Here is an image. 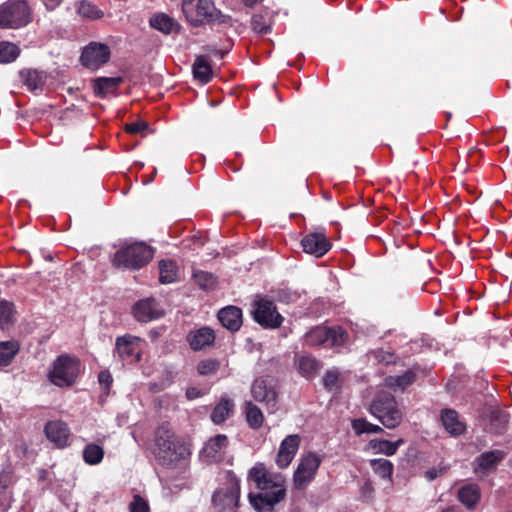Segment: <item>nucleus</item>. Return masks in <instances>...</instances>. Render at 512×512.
Returning <instances> with one entry per match:
<instances>
[{
  "label": "nucleus",
  "mask_w": 512,
  "mask_h": 512,
  "mask_svg": "<svg viewBox=\"0 0 512 512\" xmlns=\"http://www.w3.org/2000/svg\"><path fill=\"white\" fill-rule=\"evenodd\" d=\"M45 434L58 447H65L68 443L70 430L67 424L62 421H49L45 426Z\"/></svg>",
  "instance_id": "obj_20"
},
{
  "label": "nucleus",
  "mask_w": 512,
  "mask_h": 512,
  "mask_svg": "<svg viewBox=\"0 0 512 512\" xmlns=\"http://www.w3.org/2000/svg\"><path fill=\"white\" fill-rule=\"evenodd\" d=\"M352 428L357 435H361L363 433L377 434L383 432V429L380 426L372 424L363 418L353 420Z\"/></svg>",
  "instance_id": "obj_37"
},
{
  "label": "nucleus",
  "mask_w": 512,
  "mask_h": 512,
  "mask_svg": "<svg viewBox=\"0 0 512 512\" xmlns=\"http://www.w3.org/2000/svg\"><path fill=\"white\" fill-rule=\"evenodd\" d=\"M257 415H258V428H259L262 425L263 420H264L263 413L259 408H258Z\"/></svg>",
  "instance_id": "obj_55"
},
{
  "label": "nucleus",
  "mask_w": 512,
  "mask_h": 512,
  "mask_svg": "<svg viewBox=\"0 0 512 512\" xmlns=\"http://www.w3.org/2000/svg\"><path fill=\"white\" fill-rule=\"evenodd\" d=\"M270 31L269 25L260 26L258 23V34H267Z\"/></svg>",
  "instance_id": "obj_53"
},
{
  "label": "nucleus",
  "mask_w": 512,
  "mask_h": 512,
  "mask_svg": "<svg viewBox=\"0 0 512 512\" xmlns=\"http://www.w3.org/2000/svg\"><path fill=\"white\" fill-rule=\"evenodd\" d=\"M250 314H251L252 318L256 321V299H253L251 301Z\"/></svg>",
  "instance_id": "obj_54"
},
{
  "label": "nucleus",
  "mask_w": 512,
  "mask_h": 512,
  "mask_svg": "<svg viewBox=\"0 0 512 512\" xmlns=\"http://www.w3.org/2000/svg\"><path fill=\"white\" fill-rule=\"evenodd\" d=\"M348 334L341 327L329 328L317 326L308 331L304 342L308 346L325 345L327 347H341L346 344Z\"/></svg>",
  "instance_id": "obj_7"
},
{
  "label": "nucleus",
  "mask_w": 512,
  "mask_h": 512,
  "mask_svg": "<svg viewBox=\"0 0 512 512\" xmlns=\"http://www.w3.org/2000/svg\"><path fill=\"white\" fill-rule=\"evenodd\" d=\"M298 369L305 378H312L320 369V363L311 356H302L298 359Z\"/></svg>",
  "instance_id": "obj_32"
},
{
  "label": "nucleus",
  "mask_w": 512,
  "mask_h": 512,
  "mask_svg": "<svg viewBox=\"0 0 512 512\" xmlns=\"http://www.w3.org/2000/svg\"><path fill=\"white\" fill-rule=\"evenodd\" d=\"M160 282L163 284H169L176 280L177 272L176 266L172 261L162 260L159 263Z\"/></svg>",
  "instance_id": "obj_35"
},
{
  "label": "nucleus",
  "mask_w": 512,
  "mask_h": 512,
  "mask_svg": "<svg viewBox=\"0 0 512 512\" xmlns=\"http://www.w3.org/2000/svg\"><path fill=\"white\" fill-rule=\"evenodd\" d=\"M190 348L193 351H201L215 342V332L207 326L190 331L186 336Z\"/></svg>",
  "instance_id": "obj_17"
},
{
  "label": "nucleus",
  "mask_w": 512,
  "mask_h": 512,
  "mask_svg": "<svg viewBox=\"0 0 512 512\" xmlns=\"http://www.w3.org/2000/svg\"><path fill=\"white\" fill-rule=\"evenodd\" d=\"M504 457L505 453L501 450H493L482 453L475 460V473L486 474L490 470L495 469L496 466L504 459Z\"/></svg>",
  "instance_id": "obj_21"
},
{
  "label": "nucleus",
  "mask_w": 512,
  "mask_h": 512,
  "mask_svg": "<svg viewBox=\"0 0 512 512\" xmlns=\"http://www.w3.org/2000/svg\"><path fill=\"white\" fill-rule=\"evenodd\" d=\"M148 123L142 120L126 124L125 130L131 134H139L148 129Z\"/></svg>",
  "instance_id": "obj_46"
},
{
  "label": "nucleus",
  "mask_w": 512,
  "mask_h": 512,
  "mask_svg": "<svg viewBox=\"0 0 512 512\" xmlns=\"http://www.w3.org/2000/svg\"><path fill=\"white\" fill-rule=\"evenodd\" d=\"M130 512H149L148 502L140 495H134L133 501L129 505Z\"/></svg>",
  "instance_id": "obj_44"
},
{
  "label": "nucleus",
  "mask_w": 512,
  "mask_h": 512,
  "mask_svg": "<svg viewBox=\"0 0 512 512\" xmlns=\"http://www.w3.org/2000/svg\"><path fill=\"white\" fill-rule=\"evenodd\" d=\"M104 457V450L101 446L91 443L85 446L83 450V460L89 465L99 464Z\"/></svg>",
  "instance_id": "obj_34"
},
{
  "label": "nucleus",
  "mask_w": 512,
  "mask_h": 512,
  "mask_svg": "<svg viewBox=\"0 0 512 512\" xmlns=\"http://www.w3.org/2000/svg\"><path fill=\"white\" fill-rule=\"evenodd\" d=\"M239 494V482L234 478L226 487L213 494L212 501L218 512H233L238 505Z\"/></svg>",
  "instance_id": "obj_9"
},
{
  "label": "nucleus",
  "mask_w": 512,
  "mask_h": 512,
  "mask_svg": "<svg viewBox=\"0 0 512 512\" xmlns=\"http://www.w3.org/2000/svg\"><path fill=\"white\" fill-rule=\"evenodd\" d=\"M373 471L383 479L390 478L393 472V464L387 459L371 460Z\"/></svg>",
  "instance_id": "obj_39"
},
{
  "label": "nucleus",
  "mask_w": 512,
  "mask_h": 512,
  "mask_svg": "<svg viewBox=\"0 0 512 512\" xmlns=\"http://www.w3.org/2000/svg\"><path fill=\"white\" fill-rule=\"evenodd\" d=\"M110 58V49L106 44L91 42L82 51L80 56L81 63L90 69H98L101 65L108 62Z\"/></svg>",
  "instance_id": "obj_10"
},
{
  "label": "nucleus",
  "mask_w": 512,
  "mask_h": 512,
  "mask_svg": "<svg viewBox=\"0 0 512 512\" xmlns=\"http://www.w3.org/2000/svg\"><path fill=\"white\" fill-rule=\"evenodd\" d=\"M186 396L189 400H194L201 396V391L195 387H190L186 390Z\"/></svg>",
  "instance_id": "obj_49"
},
{
  "label": "nucleus",
  "mask_w": 512,
  "mask_h": 512,
  "mask_svg": "<svg viewBox=\"0 0 512 512\" xmlns=\"http://www.w3.org/2000/svg\"><path fill=\"white\" fill-rule=\"evenodd\" d=\"M140 339L126 335L116 339L115 353L126 363H134L140 359Z\"/></svg>",
  "instance_id": "obj_13"
},
{
  "label": "nucleus",
  "mask_w": 512,
  "mask_h": 512,
  "mask_svg": "<svg viewBox=\"0 0 512 512\" xmlns=\"http://www.w3.org/2000/svg\"><path fill=\"white\" fill-rule=\"evenodd\" d=\"M98 381L105 389V392L108 393L113 381L111 374L108 371H101L98 375Z\"/></svg>",
  "instance_id": "obj_48"
},
{
  "label": "nucleus",
  "mask_w": 512,
  "mask_h": 512,
  "mask_svg": "<svg viewBox=\"0 0 512 512\" xmlns=\"http://www.w3.org/2000/svg\"><path fill=\"white\" fill-rule=\"evenodd\" d=\"M447 469H448V467L441 463L437 467H432V468H429L428 470H426L424 475L428 481H433V480L437 479L438 477L444 475L446 473Z\"/></svg>",
  "instance_id": "obj_45"
},
{
  "label": "nucleus",
  "mask_w": 512,
  "mask_h": 512,
  "mask_svg": "<svg viewBox=\"0 0 512 512\" xmlns=\"http://www.w3.org/2000/svg\"><path fill=\"white\" fill-rule=\"evenodd\" d=\"M248 479L252 482H256V466H253L249 469Z\"/></svg>",
  "instance_id": "obj_51"
},
{
  "label": "nucleus",
  "mask_w": 512,
  "mask_h": 512,
  "mask_svg": "<svg viewBox=\"0 0 512 512\" xmlns=\"http://www.w3.org/2000/svg\"><path fill=\"white\" fill-rule=\"evenodd\" d=\"M322 463V458L315 452H308L301 456L293 479L297 489L305 488L314 478Z\"/></svg>",
  "instance_id": "obj_8"
},
{
  "label": "nucleus",
  "mask_w": 512,
  "mask_h": 512,
  "mask_svg": "<svg viewBox=\"0 0 512 512\" xmlns=\"http://www.w3.org/2000/svg\"><path fill=\"white\" fill-rule=\"evenodd\" d=\"M284 321L273 301L258 299V324L266 329H277Z\"/></svg>",
  "instance_id": "obj_12"
},
{
  "label": "nucleus",
  "mask_w": 512,
  "mask_h": 512,
  "mask_svg": "<svg viewBox=\"0 0 512 512\" xmlns=\"http://www.w3.org/2000/svg\"><path fill=\"white\" fill-rule=\"evenodd\" d=\"M415 381V374L407 371L402 375L388 376L385 378V385L394 389H405Z\"/></svg>",
  "instance_id": "obj_33"
},
{
  "label": "nucleus",
  "mask_w": 512,
  "mask_h": 512,
  "mask_svg": "<svg viewBox=\"0 0 512 512\" xmlns=\"http://www.w3.org/2000/svg\"><path fill=\"white\" fill-rule=\"evenodd\" d=\"M441 421L445 430L452 436L461 435L466 430L465 423L459 419L458 413L453 409L443 410Z\"/></svg>",
  "instance_id": "obj_23"
},
{
  "label": "nucleus",
  "mask_w": 512,
  "mask_h": 512,
  "mask_svg": "<svg viewBox=\"0 0 512 512\" xmlns=\"http://www.w3.org/2000/svg\"><path fill=\"white\" fill-rule=\"evenodd\" d=\"M220 368V362L217 359H205L198 363L197 371L200 375L208 376L215 374Z\"/></svg>",
  "instance_id": "obj_42"
},
{
  "label": "nucleus",
  "mask_w": 512,
  "mask_h": 512,
  "mask_svg": "<svg viewBox=\"0 0 512 512\" xmlns=\"http://www.w3.org/2000/svg\"><path fill=\"white\" fill-rule=\"evenodd\" d=\"M258 402L264 403L268 413H274L277 407L276 381L264 378L258 382Z\"/></svg>",
  "instance_id": "obj_19"
},
{
  "label": "nucleus",
  "mask_w": 512,
  "mask_h": 512,
  "mask_svg": "<svg viewBox=\"0 0 512 512\" xmlns=\"http://www.w3.org/2000/svg\"><path fill=\"white\" fill-rule=\"evenodd\" d=\"M442 512H453L452 509H446V510H443Z\"/></svg>",
  "instance_id": "obj_60"
},
{
  "label": "nucleus",
  "mask_w": 512,
  "mask_h": 512,
  "mask_svg": "<svg viewBox=\"0 0 512 512\" xmlns=\"http://www.w3.org/2000/svg\"><path fill=\"white\" fill-rule=\"evenodd\" d=\"M234 402L228 396H223L214 407L211 413V420L214 424L223 423L233 412Z\"/></svg>",
  "instance_id": "obj_27"
},
{
  "label": "nucleus",
  "mask_w": 512,
  "mask_h": 512,
  "mask_svg": "<svg viewBox=\"0 0 512 512\" xmlns=\"http://www.w3.org/2000/svg\"><path fill=\"white\" fill-rule=\"evenodd\" d=\"M458 500L469 510L474 509L480 501L481 492L477 484L468 483L459 488Z\"/></svg>",
  "instance_id": "obj_24"
},
{
  "label": "nucleus",
  "mask_w": 512,
  "mask_h": 512,
  "mask_svg": "<svg viewBox=\"0 0 512 512\" xmlns=\"http://www.w3.org/2000/svg\"><path fill=\"white\" fill-rule=\"evenodd\" d=\"M286 497L282 474L267 470L258 464V512H273Z\"/></svg>",
  "instance_id": "obj_1"
},
{
  "label": "nucleus",
  "mask_w": 512,
  "mask_h": 512,
  "mask_svg": "<svg viewBox=\"0 0 512 512\" xmlns=\"http://www.w3.org/2000/svg\"><path fill=\"white\" fill-rule=\"evenodd\" d=\"M123 82V78L117 77H100L93 81L94 93L99 97H105L109 93H113Z\"/></svg>",
  "instance_id": "obj_25"
},
{
  "label": "nucleus",
  "mask_w": 512,
  "mask_h": 512,
  "mask_svg": "<svg viewBox=\"0 0 512 512\" xmlns=\"http://www.w3.org/2000/svg\"><path fill=\"white\" fill-rule=\"evenodd\" d=\"M19 349L20 345L15 340L0 342V366L6 367L10 365Z\"/></svg>",
  "instance_id": "obj_29"
},
{
  "label": "nucleus",
  "mask_w": 512,
  "mask_h": 512,
  "mask_svg": "<svg viewBox=\"0 0 512 512\" xmlns=\"http://www.w3.org/2000/svg\"><path fill=\"white\" fill-rule=\"evenodd\" d=\"M303 251L317 258L322 257L331 249V243L322 231L310 232L301 240Z\"/></svg>",
  "instance_id": "obj_14"
},
{
  "label": "nucleus",
  "mask_w": 512,
  "mask_h": 512,
  "mask_svg": "<svg viewBox=\"0 0 512 512\" xmlns=\"http://www.w3.org/2000/svg\"><path fill=\"white\" fill-rule=\"evenodd\" d=\"M323 384L329 391H337L339 389V373L336 370H329L323 377Z\"/></svg>",
  "instance_id": "obj_43"
},
{
  "label": "nucleus",
  "mask_w": 512,
  "mask_h": 512,
  "mask_svg": "<svg viewBox=\"0 0 512 512\" xmlns=\"http://www.w3.org/2000/svg\"><path fill=\"white\" fill-rule=\"evenodd\" d=\"M189 454L188 447L178 441L170 430L165 427L157 429L155 457L161 465L174 467Z\"/></svg>",
  "instance_id": "obj_2"
},
{
  "label": "nucleus",
  "mask_w": 512,
  "mask_h": 512,
  "mask_svg": "<svg viewBox=\"0 0 512 512\" xmlns=\"http://www.w3.org/2000/svg\"><path fill=\"white\" fill-rule=\"evenodd\" d=\"M13 323V304L7 301L0 302V329H7Z\"/></svg>",
  "instance_id": "obj_41"
},
{
  "label": "nucleus",
  "mask_w": 512,
  "mask_h": 512,
  "mask_svg": "<svg viewBox=\"0 0 512 512\" xmlns=\"http://www.w3.org/2000/svg\"><path fill=\"white\" fill-rule=\"evenodd\" d=\"M300 441L299 435L296 434L289 435L282 441L276 457V463L280 468H286L292 462L299 449Z\"/></svg>",
  "instance_id": "obj_18"
},
{
  "label": "nucleus",
  "mask_w": 512,
  "mask_h": 512,
  "mask_svg": "<svg viewBox=\"0 0 512 512\" xmlns=\"http://www.w3.org/2000/svg\"><path fill=\"white\" fill-rule=\"evenodd\" d=\"M149 23L152 28L164 34H170L178 31L179 29L178 22L165 13H157L153 15L150 18Z\"/></svg>",
  "instance_id": "obj_26"
},
{
  "label": "nucleus",
  "mask_w": 512,
  "mask_h": 512,
  "mask_svg": "<svg viewBox=\"0 0 512 512\" xmlns=\"http://www.w3.org/2000/svg\"><path fill=\"white\" fill-rule=\"evenodd\" d=\"M242 2L248 7H253L256 4V0H242Z\"/></svg>",
  "instance_id": "obj_56"
},
{
  "label": "nucleus",
  "mask_w": 512,
  "mask_h": 512,
  "mask_svg": "<svg viewBox=\"0 0 512 512\" xmlns=\"http://www.w3.org/2000/svg\"><path fill=\"white\" fill-rule=\"evenodd\" d=\"M404 443L403 439H399L395 442H391L384 439H372L369 442V446L377 453H382L386 456L394 455L398 448Z\"/></svg>",
  "instance_id": "obj_28"
},
{
  "label": "nucleus",
  "mask_w": 512,
  "mask_h": 512,
  "mask_svg": "<svg viewBox=\"0 0 512 512\" xmlns=\"http://www.w3.org/2000/svg\"><path fill=\"white\" fill-rule=\"evenodd\" d=\"M218 319L226 329L238 331L242 325V311L235 306H227L218 312Z\"/></svg>",
  "instance_id": "obj_22"
},
{
  "label": "nucleus",
  "mask_w": 512,
  "mask_h": 512,
  "mask_svg": "<svg viewBox=\"0 0 512 512\" xmlns=\"http://www.w3.org/2000/svg\"><path fill=\"white\" fill-rule=\"evenodd\" d=\"M20 77H21L23 83L31 91L40 89L44 85V82H45V77H44L43 73H41L37 70H34V69L22 70L20 72Z\"/></svg>",
  "instance_id": "obj_31"
},
{
  "label": "nucleus",
  "mask_w": 512,
  "mask_h": 512,
  "mask_svg": "<svg viewBox=\"0 0 512 512\" xmlns=\"http://www.w3.org/2000/svg\"><path fill=\"white\" fill-rule=\"evenodd\" d=\"M19 48L10 42L0 43V63H10L19 56Z\"/></svg>",
  "instance_id": "obj_38"
},
{
  "label": "nucleus",
  "mask_w": 512,
  "mask_h": 512,
  "mask_svg": "<svg viewBox=\"0 0 512 512\" xmlns=\"http://www.w3.org/2000/svg\"><path fill=\"white\" fill-rule=\"evenodd\" d=\"M134 317L140 322H150L162 317L163 312L153 298L139 300L133 306Z\"/></svg>",
  "instance_id": "obj_16"
},
{
  "label": "nucleus",
  "mask_w": 512,
  "mask_h": 512,
  "mask_svg": "<svg viewBox=\"0 0 512 512\" xmlns=\"http://www.w3.org/2000/svg\"><path fill=\"white\" fill-rule=\"evenodd\" d=\"M363 490H364V491H371L370 485H369V484H366V485L363 487Z\"/></svg>",
  "instance_id": "obj_58"
},
{
  "label": "nucleus",
  "mask_w": 512,
  "mask_h": 512,
  "mask_svg": "<svg viewBox=\"0 0 512 512\" xmlns=\"http://www.w3.org/2000/svg\"><path fill=\"white\" fill-rule=\"evenodd\" d=\"M248 498L251 506L256 510V494L253 492H249Z\"/></svg>",
  "instance_id": "obj_52"
},
{
  "label": "nucleus",
  "mask_w": 512,
  "mask_h": 512,
  "mask_svg": "<svg viewBox=\"0 0 512 512\" xmlns=\"http://www.w3.org/2000/svg\"><path fill=\"white\" fill-rule=\"evenodd\" d=\"M494 418H496L497 420L500 421V423L505 426L506 423L508 422V415L504 412H501V411H497L495 414H494Z\"/></svg>",
  "instance_id": "obj_50"
},
{
  "label": "nucleus",
  "mask_w": 512,
  "mask_h": 512,
  "mask_svg": "<svg viewBox=\"0 0 512 512\" xmlns=\"http://www.w3.org/2000/svg\"><path fill=\"white\" fill-rule=\"evenodd\" d=\"M369 410L388 429L398 427L404 416V412L399 407L395 397L388 392L378 393Z\"/></svg>",
  "instance_id": "obj_3"
},
{
  "label": "nucleus",
  "mask_w": 512,
  "mask_h": 512,
  "mask_svg": "<svg viewBox=\"0 0 512 512\" xmlns=\"http://www.w3.org/2000/svg\"><path fill=\"white\" fill-rule=\"evenodd\" d=\"M246 417L251 428H256V406L251 402H246Z\"/></svg>",
  "instance_id": "obj_47"
},
{
  "label": "nucleus",
  "mask_w": 512,
  "mask_h": 512,
  "mask_svg": "<svg viewBox=\"0 0 512 512\" xmlns=\"http://www.w3.org/2000/svg\"><path fill=\"white\" fill-rule=\"evenodd\" d=\"M194 239L196 240V242H197V244L199 246L203 245L204 242L202 241V237H200V236L196 237L195 236Z\"/></svg>",
  "instance_id": "obj_57"
},
{
  "label": "nucleus",
  "mask_w": 512,
  "mask_h": 512,
  "mask_svg": "<svg viewBox=\"0 0 512 512\" xmlns=\"http://www.w3.org/2000/svg\"><path fill=\"white\" fill-rule=\"evenodd\" d=\"M254 387H255V383H252V385H251L252 392L254 391Z\"/></svg>",
  "instance_id": "obj_59"
},
{
  "label": "nucleus",
  "mask_w": 512,
  "mask_h": 512,
  "mask_svg": "<svg viewBox=\"0 0 512 512\" xmlns=\"http://www.w3.org/2000/svg\"><path fill=\"white\" fill-rule=\"evenodd\" d=\"M193 277L195 283L203 290H210L218 284L217 277L211 272L196 271Z\"/></svg>",
  "instance_id": "obj_36"
},
{
  "label": "nucleus",
  "mask_w": 512,
  "mask_h": 512,
  "mask_svg": "<svg viewBox=\"0 0 512 512\" xmlns=\"http://www.w3.org/2000/svg\"><path fill=\"white\" fill-rule=\"evenodd\" d=\"M77 12L80 16L88 19H98L102 17V12L89 1H80L77 5Z\"/></svg>",
  "instance_id": "obj_40"
},
{
  "label": "nucleus",
  "mask_w": 512,
  "mask_h": 512,
  "mask_svg": "<svg viewBox=\"0 0 512 512\" xmlns=\"http://www.w3.org/2000/svg\"><path fill=\"white\" fill-rule=\"evenodd\" d=\"M30 22V10L23 0H9L0 7V28H19Z\"/></svg>",
  "instance_id": "obj_6"
},
{
  "label": "nucleus",
  "mask_w": 512,
  "mask_h": 512,
  "mask_svg": "<svg viewBox=\"0 0 512 512\" xmlns=\"http://www.w3.org/2000/svg\"><path fill=\"white\" fill-rule=\"evenodd\" d=\"M198 22L212 25L229 24L231 17L218 10L210 0H198L195 5Z\"/></svg>",
  "instance_id": "obj_11"
},
{
  "label": "nucleus",
  "mask_w": 512,
  "mask_h": 512,
  "mask_svg": "<svg viewBox=\"0 0 512 512\" xmlns=\"http://www.w3.org/2000/svg\"><path fill=\"white\" fill-rule=\"evenodd\" d=\"M81 372V364L78 358L63 354L58 356L49 370L48 377L57 387L72 386Z\"/></svg>",
  "instance_id": "obj_4"
},
{
  "label": "nucleus",
  "mask_w": 512,
  "mask_h": 512,
  "mask_svg": "<svg viewBox=\"0 0 512 512\" xmlns=\"http://www.w3.org/2000/svg\"><path fill=\"white\" fill-rule=\"evenodd\" d=\"M195 79L202 83H208L212 78V69L205 56H197L193 64Z\"/></svg>",
  "instance_id": "obj_30"
},
{
  "label": "nucleus",
  "mask_w": 512,
  "mask_h": 512,
  "mask_svg": "<svg viewBox=\"0 0 512 512\" xmlns=\"http://www.w3.org/2000/svg\"><path fill=\"white\" fill-rule=\"evenodd\" d=\"M153 257V249L143 242L123 245L114 255L113 264L117 267L140 269Z\"/></svg>",
  "instance_id": "obj_5"
},
{
  "label": "nucleus",
  "mask_w": 512,
  "mask_h": 512,
  "mask_svg": "<svg viewBox=\"0 0 512 512\" xmlns=\"http://www.w3.org/2000/svg\"><path fill=\"white\" fill-rule=\"evenodd\" d=\"M228 443L227 436L223 434H218L210 438L200 451L201 458L207 462H218L222 460Z\"/></svg>",
  "instance_id": "obj_15"
}]
</instances>
